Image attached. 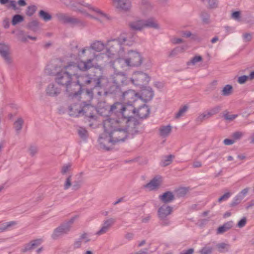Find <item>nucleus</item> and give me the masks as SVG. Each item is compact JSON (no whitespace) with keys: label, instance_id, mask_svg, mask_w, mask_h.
<instances>
[{"label":"nucleus","instance_id":"nucleus-1","mask_svg":"<svg viewBox=\"0 0 254 254\" xmlns=\"http://www.w3.org/2000/svg\"><path fill=\"white\" fill-rule=\"evenodd\" d=\"M120 122V121L114 119H107L103 122L105 131L111 135L110 140H114L115 143L124 141L127 138H132L138 132L137 127L139 125L138 121L129 122L127 127L124 129L119 127Z\"/></svg>","mask_w":254,"mask_h":254},{"label":"nucleus","instance_id":"nucleus-2","mask_svg":"<svg viewBox=\"0 0 254 254\" xmlns=\"http://www.w3.org/2000/svg\"><path fill=\"white\" fill-rule=\"evenodd\" d=\"M104 76L101 74H96L94 73L86 74L79 76L77 82L74 84V86H79V88L78 91L73 93V97L76 98L81 94L82 86H87L90 89H87L82 96H87L89 100L93 98L94 94H97L98 91H102L103 85L102 81Z\"/></svg>","mask_w":254,"mask_h":254},{"label":"nucleus","instance_id":"nucleus-3","mask_svg":"<svg viewBox=\"0 0 254 254\" xmlns=\"http://www.w3.org/2000/svg\"><path fill=\"white\" fill-rule=\"evenodd\" d=\"M56 71H53L50 65H48L45 69V72L49 75L55 76V80L58 84L65 87L66 91L72 84L74 76L77 78L78 72L77 67L73 62L68 63L67 65L60 66L59 69L55 67Z\"/></svg>","mask_w":254,"mask_h":254},{"label":"nucleus","instance_id":"nucleus-4","mask_svg":"<svg viewBox=\"0 0 254 254\" xmlns=\"http://www.w3.org/2000/svg\"><path fill=\"white\" fill-rule=\"evenodd\" d=\"M124 104L120 102H116L110 107L106 106V108H98L97 112L103 116H107V119H122L120 113H123Z\"/></svg>","mask_w":254,"mask_h":254},{"label":"nucleus","instance_id":"nucleus-5","mask_svg":"<svg viewBox=\"0 0 254 254\" xmlns=\"http://www.w3.org/2000/svg\"><path fill=\"white\" fill-rule=\"evenodd\" d=\"M91 100L88 98L87 101L80 102L68 107L69 114L70 116L78 117L81 113L86 114L88 110L93 109V106L90 104Z\"/></svg>","mask_w":254,"mask_h":254},{"label":"nucleus","instance_id":"nucleus-6","mask_svg":"<svg viewBox=\"0 0 254 254\" xmlns=\"http://www.w3.org/2000/svg\"><path fill=\"white\" fill-rule=\"evenodd\" d=\"M135 37L132 35L131 37H123L118 39H114L108 40L107 45L109 47V50L116 51L118 48H121L123 45L131 46L135 41Z\"/></svg>","mask_w":254,"mask_h":254},{"label":"nucleus","instance_id":"nucleus-7","mask_svg":"<svg viewBox=\"0 0 254 254\" xmlns=\"http://www.w3.org/2000/svg\"><path fill=\"white\" fill-rule=\"evenodd\" d=\"M100 56L101 54H94L93 58L88 59L86 61H80L78 64L73 62V64L76 66L77 72L78 70L85 71L93 67L97 68L99 66L97 61Z\"/></svg>","mask_w":254,"mask_h":254},{"label":"nucleus","instance_id":"nucleus-8","mask_svg":"<svg viewBox=\"0 0 254 254\" xmlns=\"http://www.w3.org/2000/svg\"><path fill=\"white\" fill-rule=\"evenodd\" d=\"M122 87L120 85L115 83H113L109 88L105 89L103 87L102 91H98L97 95L99 96L103 95L105 96L110 95L113 97H118L120 98L123 92Z\"/></svg>","mask_w":254,"mask_h":254},{"label":"nucleus","instance_id":"nucleus-9","mask_svg":"<svg viewBox=\"0 0 254 254\" xmlns=\"http://www.w3.org/2000/svg\"><path fill=\"white\" fill-rule=\"evenodd\" d=\"M142 60V57L139 53L129 51L128 52V57L125 59V61L127 66H138L141 64Z\"/></svg>","mask_w":254,"mask_h":254},{"label":"nucleus","instance_id":"nucleus-10","mask_svg":"<svg viewBox=\"0 0 254 254\" xmlns=\"http://www.w3.org/2000/svg\"><path fill=\"white\" fill-rule=\"evenodd\" d=\"M123 113H120L122 119H127V124L129 125V122L137 121L132 117L136 114V109L132 103H125L124 104Z\"/></svg>","mask_w":254,"mask_h":254},{"label":"nucleus","instance_id":"nucleus-11","mask_svg":"<svg viewBox=\"0 0 254 254\" xmlns=\"http://www.w3.org/2000/svg\"><path fill=\"white\" fill-rule=\"evenodd\" d=\"M150 77L147 74L141 71H135L130 79L131 82L136 86H142L150 81Z\"/></svg>","mask_w":254,"mask_h":254},{"label":"nucleus","instance_id":"nucleus-12","mask_svg":"<svg viewBox=\"0 0 254 254\" xmlns=\"http://www.w3.org/2000/svg\"><path fill=\"white\" fill-rule=\"evenodd\" d=\"M111 135L108 133L105 130L104 132L100 135L99 137L98 141L101 147L107 150H109L111 148V146L115 144L114 141H110Z\"/></svg>","mask_w":254,"mask_h":254},{"label":"nucleus","instance_id":"nucleus-13","mask_svg":"<svg viewBox=\"0 0 254 254\" xmlns=\"http://www.w3.org/2000/svg\"><path fill=\"white\" fill-rule=\"evenodd\" d=\"M120 99L126 102V103L133 104L139 99V94L133 90L129 89L122 92Z\"/></svg>","mask_w":254,"mask_h":254},{"label":"nucleus","instance_id":"nucleus-14","mask_svg":"<svg viewBox=\"0 0 254 254\" xmlns=\"http://www.w3.org/2000/svg\"><path fill=\"white\" fill-rule=\"evenodd\" d=\"M113 83H115L121 86L127 85L128 83L129 80L127 75L122 72L115 73L113 75Z\"/></svg>","mask_w":254,"mask_h":254},{"label":"nucleus","instance_id":"nucleus-15","mask_svg":"<svg viewBox=\"0 0 254 254\" xmlns=\"http://www.w3.org/2000/svg\"><path fill=\"white\" fill-rule=\"evenodd\" d=\"M115 222V219L113 218L104 221L100 229L96 232L95 234L97 236H101L106 233Z\"/></svg>","mask_w":254,"mask_h":254},{"label":"nucleus","instance_id":"nucleus-16","mask_svg":"<svg viewBox=\"0 0 254 254\" xmlns=\"http://www.w3.org/2000/svg\"><path fill=\"white\" fill-rule=\"evenodd\" d=\"M113 2L117 8L124 11H128L131 6L129 0H113Z\"/></svg>","mask_w":254,"mask_h":254},{"label":"nucleus","instance_id":"nucleus-17","mask_svg":"<svg viewBox=\"0 0 254 254\" xmlns=\"http://www.w3.org/2000/svg\"><path fill=\"white\" fill-rule=\"evenodd\" d=\"M154 96L152 89L150 87H143L141 90V95H139V99L145 102L150 101Z\"/></svg>","mask_w":254,"mask_h":254},{"label":"nucleus","instance_id":"nucleus-18","mask_svg":"<svg viewBox=\"0 0 254 254\" xmlns=\"http://www.w3.org/2000/svg\"><path fill=\"white\" fill-rule=\"evenodd\" d=\"M161 183V177L160 176H156L153 178L149 183L144 186V188L149 189L153 190L157 189Z\"/></svg>","mask_w":254,"mask_h":254},{"label":"nucleus","instance_id":"nucleus-19","mask_svg":"<svg viewBox=\"0 0 254 254\" xmlns=\"http://www.w3.org/2000/svg\"><path fill=\"white\" fill-rule=\"evenodd\" d=\"M159 200L166 204L172 202L175 198V195L172 191H167L159 195Z\"/></svg>","mask_w":254,"mask_h":254},{"label":"nucleus","instance_id":"nucleus-20","mask_svg":"<svg viewBox=\"0 0 254 254\" xmlns=\"http://www.w3.org/2000/svg\"><path fill=\"white\" fill-rule=\"evenodd\" d=\"M150 114V109L148 106L143 105L136 110V115L140 119L147 118Z\"/></svg>","mask_w":254,"mask_h":254},{"label":"nucleus","instance_id":"nucleus-21","mask_svg":"<svg viewBox=\"0 0 254 254\" xmlns=\"http://www.w3.org/2000/svg\"><path fill=\"white\" fill-rule=\"evenodd\" d=\"M173 208L166 204H163L158 209V216L159 218H166L172 211Z\"/></svg>","mask_w":254,"mask_h":254},{"label":"nucleus","instance_id":"nucleus-22","mask_svg":"<svg viewBox=\"0 0 254 254\" xmlns=\"http://www.w3.org/2000/svg\"><path fill=\"white\" fill-rule=\"evenodd\" d=\"M42 240L41 239H35L31 241L29 243L25 244L24 248L22 249L21 251L23 253L31 251L38 246L40 245L42 243Z\"/></svg>","mask_w":254,"mask_h":254},{"label":"nucleus","instance_id":"nucleus-23","mask_svg":"<svg viewBox=\"0 0 254 254\" xmlns=\"http://www.w3.org/2000/svg\"><path fill=\"white\" fill-rule=\"evenodd\" d=\"M172 131V127L169 125L161 126L159 129V134L163 137L166 138L169 135Z\"/></svg>","mask_w":254,"mask_h":254},{"label":"nucleus","instance_id":"nucleus-24","mask_svg":"<svg viewBox=\"0 0 254 254\" xmlns=\"http://www.w3.org/2000/svg\"><path fill=\"white\" fill-rule=\"evenodd\" d=\"M47 94L51 96H56L60 93V89L53 83L50 84L46 88Z\"/></svg>","mask_w":254,"mask_h":254},{"label":"nucleus","instance_id":"nucleus-25","mask_svg":"<svg viewBox=\"0 0 254 254\" xmlns=\"http://www.w3.org/2000/svg\"><path fill=\"white\" fill-rule=\"evenodd\" d=\"M105 47V44L101 41H97L92 43L88 49H92L96 52H101L103 51Z\"/></svg>","mask_w":254,"mask_h":254},{"label":"nucleus","instance_id":"nucleus-26","mask_svg":"<svg viewBox=\"0 0 254 254\" xmlns=\"http://www.w3.org/2000/svg\"><path fill=\"white\" fill-rule=\"evenodd\" d=\"M66 24H70L72 25H78L79 26L84 27L86 23L85 22L75 18L74 17L69 16Z\"/></svg>","mask_w":254,"mask_h":254},{"label":"nucleus","instance_id":"nucleus-27","mask_svg":"<svg viewBox=\"0 0 254 254\" xmlns=\"http://www.w3.org/2000/svg\"><path fill=\"white\" fill-rule=\"evenodd\" d=\"M233 221H230L226 223H225L223 225L218 227L217 230V234H222L232 228L233 226Z\"/></svg>","mask_w":254,"mask_h":254},{"label":"nucleus","instance_id":"nucleus-28","mask_svg":"<svg viewBox=\"0 0 254 254\" xmlns=\"http://www.w3.org/2000/svg\"><path fill=\"white\" fill-rule=\"evenodd\" d=\"M143 25L144 28H152L155 29H159V25L156 22L153 18L143 20Z\"/></svg>","mask_w":254,"mask_h":254},{"label":"nucleus","instance_id":"nucleus-29","mask_svg":"<svg viewBox=\"0 0 254 254\" xmlns=\"http://www.w3.org/2000/svg\"><path fill=\"white\" fill-rule=\"evenodd\" d=\"M17 224L16 221H12L7 222L0 223V233L9 230Z\"/></svg>","mask_w":254,"mask_h":254},{"label":"nucleus","instance_id":"nucleus-30","mask_svg":"<svg viewBox=\"0 0 254 254\" xmlns=\"http://www.w3.org/2000/svg\"><path fill=\"white\" fill-rule=\"evenodd\" d=\"M130 28L134 30H141L144 28L143 20H138L129 24Z\"/></svg>","mask_w":254,"mask_h":254},{"label":"nucleus","instance_id":"nucleus-31","mask_svg":"<svg viewBox=\"0 0 254 254\" xmlns=\"http://www.w3.org/2000/svg\"><path fill=\"white\" fill-rule=\"evenodd\" d=\"M0 54L7 64L10 63V59L8 51L4 45L0 44Z\"/></svg>","mask_w":254,"mask_h":254},{"label":"nucleus","instance_id":"nucleus-32","mask_svg":"<svg viewBox=\"0 0 254 254\" xmlns=\"http://www.w3.org/2000/svg\"><path fill=\"white\" fill-rule=\"evenodd\" d=\"M221 110L222 106L220 105H217L210 109L209 110L206 111V113H207L209 117L211 118L214 115L219 113Z\"/></svg>","mask_w":254,"mask_h":254},{"label":"nucleus","instance_id":"nucleus-33","mask_svg":"<svg viewBox=\"0 0 254 254\" xmlns=\"http://www.w3.org/2000/svg\"><path fill=\"white\" fill-rule=\"evenodd\" d=\"M218 251L220 253H223L228 251L230 246L225 243L217 244L216 246Z\"/></svg>","mask_w":254,"mask_h":254},{"label":"nucleus","instance_id":"nucleus-34","mask_svg":"<svg viewBox=\"0 0 254 254\" xmlns=\"http://www.w3.org/2000/svg\"><path fill=\"white\" fill-rule=\"evenodd\" d=\"M214 248L212 246L207 244L202 248L199 251L200 254H212Z\"/></svg>","mask_w":254,"mask_h":254},{"label":"nucleus","instance_id":"nucleus-35","mask_svg":"<svg viewBox=\"0 0 254 254\" xmlns=\"http://www.w3.org/2000/svg\"><path fill=\"white\" fill-rule=\"evenodd\" d=\"M23 120L21 118H18L14 123V127L17 133H19L22 128Z\"/></svg>","mask_w":254,"mask_h":254},{"label":"nucleus","instance_id":"nucleus-36","mask_svg":"<svg viewBox=\"0 0 254 254\" xmlns=\"http://www.w3.org/2000/svg\"><path fill=\"white\" fill-rule=\"evenodd\" d=\"M233 91V87L232 85L227 84L225 85L221 91V94L224 96H228L230 95Z\"/></svg>","mask_w":254,"mask_h":254},{"label":"nucleus","instance_id":"nucleus-37","mask_svg":"<svg viewBox=\"0 0 254 254\" xmlns=\"http://www.w3.org/2000/svg\"><path fill=\"white\" fill-rule=\"evenodd\" d=\"M173 158H174V156L171 154L165 156L161 162V166L165 167L170 165L172 163Z\"/></svg>","mask_w":254,"mask_h":254},{"label":"nucleus","instance_id":"nucleus-38","mask_svg":"<svg viewBox=\"0 0 254 254\" xmlns=\"http://www.w3.org/2000/svg\"><path fill=\"white\" fill-rule=\"evenodd\" d=\"M86 234H82L79 237V238L75 240L73 244V247L74 249H79L81 246L82 242L84 238H86Z\"/></svg>","mask_w":254,"mask_h":254},{"label":"nucleus","instance_id":"nucleus-39","mask_svg":"<svg viewBox=\"0 0 254 254\" xmlns=\"http://www.w3.org/2000/svg\"><path fill=\"white\" fill-rule=\"evenodd\" d=\"M24 20V17L22 15L20 14L14 15L12 18L11 23L13 26L22 22Z\"/></svg>","mask_w":254,"mask_h":254},{"label":"nucleus","instance_id":"nucleus-40","mask_svg":"<svg viewBox=\"0 0 254 254\" xmlns=\"http://www.w3.org/2000/svg\"><path fill=\"white\" fill-rule=\"evenodd\" d=\"M186 46H178L171 51L169 54V56L173 57L176 56L178 53L184 52Z\"/></svg>","mask_w":254,"mask_h":254},{"label":"nucleus","instance_id":"nucleus-41","mask_svg":"<svg viewBox=\"0 0 254 254\" xmlns=\"http://www.w3.org/2000/svg\"><path fill=\"white\" fill-rule=\"evenodd\" d=\"M39 16L45 21H48L52 19V16L48 12L41 10L39 12Z\"/></svg>","mask_w":254,"mask_h":254},{"label":"nucleus","instance_id":"nucleus-42","mask_svg":"<svg viewBox=\"0 0 254 254\" xmlns=\"http://www.w3.org/2000/svg\"><path fill=\"white\" fill-rule=\"evenodd\" d=\"M56 17L60 21L64 24H66L69 16L65 13L59 12L56 14Z\"/></svg>","mask_w":254,"mask_h":254},{"label":"nucleus","instance_id":"nucleus-43","mask_svg":"<svg viewBox=\"0 0 254 254\" xmlns=\"http://www.w3.org/2000/svg\"><path fill=\"white\" fill-rule=\"evenodd\" d=\"M210 118L207 115L206 112L202 113L199 115V116L196 118L195 120V122L196 124H201L203 121L205 120H207L209 119Z\"/></svg>","mask_w":254,"mask_h":254},{"label":"nucleus","instance_id":"nucleus-44","mask_svg":"<svg viewBox=\"0 0 254 254\" xmlns=\"http://www.w3.org/2000/svg\"><path fill=\"white\" fill-rule=\"evenodd\" d=\"M188 191V189L186 188H180L176 190V193L178 197H182L187 194Z\"/></svg>","mask_w":254,"mask_h":254},{"label":"nucleus","instance_id":"nucleus-45","mask_svg":"<svg viewBox=\"0 0 254 254\" xmlns=\"http://www.w3.org/2000/svg\"><path fill=\"white\" fill-rule=\"evenodd\" d=\"M62 231H63L61 230V228L59 226L54 230V232L52 235V238L54 240L57 239L60 236L64 234Z\"/></svg>","mask_w":254,"mask_h":254},{"label":"nucleus","instance_id":"nucleus-46","mask_svg":"<svg viewBox=\"0 0 254 254\" xmlns=\"http://www.w3.org/2000/svg\"><path fill=\"white\" fill-rule=\"evenodd\" d=\"M238 116V115L237 114H230L229 112L227 111H226L223 114L224 119L229 122L232 121Z\"/></svg>","mask_w":254,"mask_h":254},{"label":"nucleus","instance_id":"nucleus-47","mask_svg":"<svg viewBox=\"0 0 254 254\" xmlns=\"http://www.w3.org/2000/svg\"><path fill=\"white\" fill-rule=\"evenodd\" d=\"M200 16L203 23L208 24L210 22V14L208 12L202 11Z\"/></svg>","mask_w":254,"mask_h":254},{"label":"nucleus","instance_id":"nucleus-48","mask_svg":"<svg viewBox=\"0 0 254 254\" xmlns=\"http://www.w3.org/2000/svg\"><path fill=\"white\" fill-rule=\"evenodd\" d=\"M189 107L187 105H184L181 107L179 111L176 114L175 118L178 119L184 115V114L187 111Z\"/></svg>","mask_w":254,"mask_h":254},{"label":"nucleus","instance_id":"nucleus-49","mask_svg":"<svg viewBox=\"0 0 254 254\" xmlns=\"http://www.w3.org/2000/svg\"><path fill=\"white\" fill-rule=\"evenodd\" d=\"M243 199L238 194L235 196L233 200L230 204L231 207H234L241 203Z\"/></svg>","mask_w":254,"mask_h":254},{"label":"nucleus","instance_id":"nucleus-50","mask_svg":"<svg viewBox=\"0 0 254 254\" xmlns=\"http://www.w3.org/2000/svg\"><path fill=\"white\" fill-rule=\"evenodd\" d=\"M89 9L96 12V13L99 14L101 16L106 18L107 19H109V16L105 13H104L102 11L99 9L98 8H95L92 6L91 4L89 5Z\"/></svg>","mask_w":254,"mask_h":254},{"label":"nucleus","instance_id":"nucleus-51","mask_svg":"<svg viewBox=\"0 0 254 254\" xmlns=\"http://www.w3.org/2000/svg\"><path fill=\"white\" fill-rule=\"evenodd\" d=\"M37 7L34 5L28 6L27 8L26 14L28 16H31L36 12Z\"/></svg>","mask_w":254,"mask_h":254},{"label":"nucleus","instance_id":"nucleus-52","mask_svg":"<svg viewBox=\"0 0 254 254\" xmlns=\"http://www.w3.org/2000/svg\"><path fill=\"white\" fill-rule=\"evenodd\" d=\"M202 58L200 56H196L193 57L190 61L187 63L188 65L190 64L194 65L197 63L202 61Z\"/></svg>","mask_w":254,"mask_h":254},{"label":"nucleus","instance_id":"nucleus-53","mask_svg":"<svg viewBox=\"0 0 254 254\" xmlns=\"http://www.w3.org/2000/svg\"><path fill=\"white\" fill-rule=\"evenodd\" d=\"M79 136L82 139H86L88 137V132L86 129L80 127L78 130Z\"/></svg>","mask_w":254,"mask_h":254},{"label":"nucleus","instance_id":"nucleus-54","mask_svg":"<svg viewBox=\"0 0 254 254\" xmlns=\"http://www.w3.org/2000/svg\"><path fill=\"white\" fill-rule=\"evenodd\" d=\"M181 35L182 37L185 38L191 37L192 39H195L196 35L192 34L190 31H182L180 32Z\"/></svg>","mask_w":254,"mask_h":254},{"label":"nucleus","instance_id":"nucleus-55","mask_svg":"<svg viewBox=\"0 0 254 254\" xmlns=\"http://www.w3.org/2000/svg\"><path fill=\"white\" fill-rule=\"evenodd\" d=\"M71 168V164L70 163H68L67 164H64L62 168L61 172L62 174L65 175L67 172L69 171Z\"/></svg>","mask_w":254,"mask_h":254},{"label":"nucleus","instance_id":"nucleus-56","mask_svg":"<svg viewBox=\"0 0 254 254\" xmlns=\"http://www.w3.org/2000/svg\"><path fill=\"white\" fill-rule=\"evenodd\" d=\"M39 25V23L36 20H33L29 22L28 24V27L29 29L32 30H36Z\"/></svg>","mask_w":254,"mask_h":254},{"label":"nucleus","instance_id":"nucleus-57","mask_svg":"<svg viewBox=\"0 0 254 254\" xmlns=\"http://www.w3.org/2000/svg\"><path fill=\"white\" fill-rule=\"evenodd\" d=\"M24 32L22 30L19 31L16 34L17 38L22 42H26L27 40V36H24Z\"/></svg>","mask_w":254,"mask_h":254},{"label":"nucleus","instance_id":"nucleus-58","mask_svg":"<svg viewBox=\"0 0 254 254\" xmlns=\"http://www.w3.org/2000/svg\"><path fill=\"white\" fill-rule=\"evenodd\" d=\"M232 193L230 192L225 193L222 196L219 197L218 199L219 203H221L223 201H226L231 196Z\"/></svg>","mask_w":254,"mask_h":254},{"label":"nucleus","instance_id":"nucleus-59","mask_svg":"<svg viewBox=\"0 0 254 254\" xmlns=\"http://www.w3.org/2000/svg\"><path fill=\"white\" fill-rule=\"evenodd\" d=\"M59 227L61 228V230L64 233V234H67L70 230V227L68 225V224H66L64 223L61 224Z\"/></svg>","mask_w":254,"mask_h":254},{"label":"nucleus","instance_id":"nucleus-60","mask_svg":"<svg viewBox=\"0 0 254 254\" xmlns=\"http://www.w3.org/2000/svg\"><path fill=\"white\" fill-rule=\"evenodd\" d=\"M71 186V176H69L66 179L64 184V189L66 190Z\"/></svg>","mask_w":254,"mask_h":254},{"label":"nucleus","instance_id":"nucleus-61","mask_svg":"<svg viewBox=\"0 0 254 254\" xmlns=\"http://www.w3.org/2000/svg\"><path fill=\"white\" fill-rule=\"evenodd\" d=\"M243 135V133L241 131H236L232 134L233 139L235 141L240 139Z\"/></svg>","mask_w":254,"mask_h":254},{"label":"nucleus","instance_id":"nucleus-62","mask_svg":"<svg viewBox=\"0 0 254 254\" xmlns=\"http://www.w3.org/2000/svg\"><path fill=\"white\" fill-rule=\"evenodd\" d=\"M159 219L161 220V221L160 222V225H161L162 226H167L170 224V221L168 219H167L166 218H159Z\"/></svg>","mask_w":254,"mask_h":254},{"label":"nucleus","instance_id":"nucleus-63","mask_svg":"<svg viewBox=\"0 0 254 254\" xmlns=\"http://www.w3.org/2000/svg\"><path fill=\"white\" fill-rule=\"evenodd\" d=\"M247 223V218L245 217L242 218L238 223L237 226L239 228H243L244 227Z\"/></svg>","mask_w":254,"mask_h":254},{"label":"nucleus","instance_id":"nucleus-64","mask_svg":"<svg viewBox=\"0 0 254 254\" xmlns=\"http://www.w3.org/2000/svg\"><path fill=\"white\" fill-rule=\"evenodd\" d=\"M2 24L3 27L5 29L8 28L9 27V25H10L9 19L7 17L5 18L2 21Z\"/></svg>","mask_w":254,"mask_h":254}]
</instances>
